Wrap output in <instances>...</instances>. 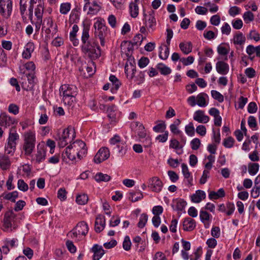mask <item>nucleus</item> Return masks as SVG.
Returning a JSON list of instances; mask_svg holds the SVG:
<instances>
[{"mask_svg": "<svg viewBox=\"0 0 260 260\" xmlns=\"http://www.w3.org/2000/svg\"><path fill=\"white\" fill-rule=\"evenodd\" d=\"M83 30L81 36V50L87 57L92 60L99 58L101 50L98 43L94 39H89L90 25L83 22Z\"/></svg>", "mask_w": 260, "mask_h": 260, "instance_id": "nucleus-1", "label": "nucleus"}, {"mask_svg": "<svg viewBox=\"0 0 260 260\" xmlns=\"http://www.w3.org/2000/svg\"><path fill=\"white\" fill-rule=\"evenodd\" d=\"M86 153V144L78 140L66 148L62 153V156L65 157L66 156L70 160H74L76 158V155L81 159Z\"/></svg>", "mask_w": 260, "mask_h": 260, "instance_id": "nucleus-2", "label": "nucleus"}, {"mask_svg": "<svg viewBox=\"0 0 260 260\" xmlns=\"http://www.w3.org/2000/svg\"><path fill=\"white\" fill-rule=\"evenodd\" d=\"M59 92L60 95L63 96L62 100L64 104L71 106L75 100L78 89L76 86L64 84L60 87Z\"/></svg>", "mask_w": 260, "mask_h": 260, "instance_id": "nucleus-3", "label": "nucleus"}, {"mask_svg": "<svg viewBox=\"0 0 260 260\" xmlns=\"http://www.w3.org/2000/svg\"><path fill=\"white\" fill-rule=\"evenodd\" d=\"M36 138L35 132L28 131L23 135V144L22 150L24 152L25 155H31L36 145Z\"/></svg>", "mask_w": 260, "mask_h": 260, "instance_id": "nucleus-4", "label": "nucleus"}, {"mask_svg": "<svg viewBox=\"0 0 260 260\" xmlns=\"http://www.w3.org/2000/svg\"><path fill=\"white\" fill-rule=\"evenodd\" d=\"M94 36L99 38L101 46H104L105 43V38L107 36L108 27L101 21H96L94 24Z\"/></svg>", "mask_w": 260, "mask_h": 260, "instance_id": "nucleus-5", "label": "nucleus"}, {"mask_svg": "<svg viewBox=\"0 0 260 260\" xmlns=\"http://www.w3.org/2000/svg\"><path fill=\"white\" fill-rule=\"evenodd\" d=\"M36 81V77L34 74L23 72L21 76V81L20 82L24 90L30 91L33 89Z\"/></svg>", "mask_w": 260, "mask_h": 260, "instance_id": "nucleus-6", "label": "nucleus"}, {"mask_svg": "<svg viewBox=\"0 0 260 260\" xmlns=\"http://www.w3.org/2000/svg\"><path fill=\"white\" fill-rule=\"evenodd\" d=\"M13 11L12 0H0V15L5 19H8Z\"/></svg>", "mask_w": 260, "mask_h": 260, "instance_id": "nucleus-7", "label": "nucleus"}, {"mask_svg": "<svg viewBox=\"0 0 260 260\" xmlns=\"http://www.w3.org/2000/svg\"><path fill=\"white\" fill-rule=\"evenodd\" d=\"M88 230V224L85 221L79 222L72 230L73 236H72V237H77L78 235L85 236L87 234Z\"/></svg>", "mask_w": 260, "mask_h": 260, "instance_id": "nucleus-8", "label": "nucleus"}, {"mask_svg": "<svg viewBox=\"0 0 260 260\" xmlns=\"http://www.w3.org/2000/svg\"><path fill=\"white\" fill-rule=\"evenodd\" d=\"M148 14H146L144 12L143 15L145 19V23L148 24V29L153 31L155 29L156 25V21L155 18V12L151 10L148 12ZM147 25V24H146Z\"/></svg>", "mask_w": 260, "mask_h": 260, "instance_id": "nucleus-9", "label": "nucleus"}, {"mask_svg": "<svg viewBox=\"0 0 260 260\" xmlns=\"http://www.w3.org/2000/svg\"><path fill=\"white\" fill-rule=\"evenodd\" d=\"M148 186L153 191L159 192L163 186L162 181L157 177H153L148 180Z\"/></svg>", "mask_w": 260, "mask_h": 260, "instance_id": "nucleus-10", "label": "nucleus"}, {"mask_svg": "<svg viewBox=\"0 0 260 260\" xmlns=\"http://www.w3.org/2000/svg\"><path fill=\"white\" fill-rule=\"evenodd\" d=\"M110 156V151L108 148L102 147L98 151L94 157V161L96 164H100L107 159Z\"/></svg>", "mask_w": 260, "mask_h": 260, "instance_id": "nucleus-11", "label": "nucleus"}, {"mask_svg": "<svg viewBox=\"0 0 260 260\" xmlns=\"http://www.w3.org/2000/svg\"><path fill=\"white\" fill-rule=\"evenodd\" d=\"M72 131L69 127L63 130L61 137L59 138L58 141V146L60 147H64L68 142H70L71 139L70 138V133Z\"/></svg>", "mask_w": 260, "mask_h": 260, "instance_id": "nucleus-12", "label": "nucleus"}, {"mask_svg": "<svg viewBox=\"0 0 260 260\" xmlns=\"http://www.w3.org/2000/svg\"><path fill=\"white\" fill-rule=\"evenodd\" d=\"M15 119L8 115L6 113H2L0 115V125L8 127L15 123Z\"/></svg>", "mask_w": 260, "mask_h": 260, "instance_id": "nucleus-13", "label": "nucleus"}, {"mask_svg": "<svg viewBox=\"0 0 260 260\" xmlns=\"http://www.w3.org/2000/svg\"><path fill=\"white\" fill-rule=\"evenodd\" d=\"M106 225L105 218L104 215H98L95 219L94 229L96 233H100L105 228Z\"/></svg>", "mask_w": 260, "mask_h": 260, "instance_id": "nucleus-14", "label": "nucleus"}, {"mask_svg": "<svg viewBox=\"0 0 260 260\" xmlns=\"http://www.w3.org/2000/svg\"><path fill=\"white\" fill-rule=\"evenodd\" d=\"M16 215L12 211H9L5 213L4 218V226L6 229L11 228L12 222L14 221Z\"/></svg>", "mask_w": 260, "mask_h": 260, "instance_id": "nucleus-15", "label": "nucleus"}, {"mask_svg": "<svg viewBox=\"0 0 260 260\" xmlns=\"http://www.w3.org/2000/svg\"><path fill=\"white\" fill-rule=\"evenodd\" d=\"M110 143L111 145H117V146L119 148L121 145V149L119 150V153H125L126 149V146H124V144L121 143V138L118 135H115L113 137L111 138L110 140Z\"/></svg>", "mask_w": 260, "mask_h": 260, "instance_id": "nucleus-16", "label": "nucleus"}, {"mask_svg": "<svg viewBox=\"0 0 260 260\" xmlns=\"http://www.w3.org/2000/svg\"><path fill=\"white\" fill-rule=\"evenodd\" d=\"M216 70L219 74L225 75L229 71V66L223 61H218L216 63Z\"/></svg>", "mask_w": 260, "mask_h": 260, "instance_id": "nucleus-17", "label": "nucleus"}, {"mask_svg": "<svg viewBox=\"0 0 260 260\" xmlns=\"http://www.w3.org/2000/svg\"><path fill=\"white\" fill-rule=\"evenodd\" d=\"M193 119L199 123H206L209 121V117L205 115L204 111L199 110L194 113Z\"/></svg>", "mask_w": 260, "mask_h": 260, "instance_id": "nucleus-18", "label": "nucleus"}, {"mask_svg": "<svg viewBox=\"0 0 260 260\" xmlns=\"http://www.w3.org/2000/svg\"><path fill=\"white\" fill-rule=\"evenodd\" d=\"M91 250L94 253L93 260H99L105 253V251L102 246L98 244L94 245Z\"/></svg>", "mask_w": 260, "mask_h": 260, "instance_id": "nucleus-19", "label": "nucleus"}, {"mask_svg": "<svg viewBox=\"0 0 260 260\" xmlns=\"http://www.w3.org/2000/svg\"><path fill=\"white\" fill-rule=\"evenodd\" d=\"M196 226L195 220L189 217L185 218L183 222V230L186 231H193Z\"/></svg>", "mask_w": 260, "mask_h": 260, "instance_id": "nucleus-20", "label": "nucleus"}, {"mask_svg": "<svg viewBox=\"0 0 260 260\" xmlns=\"http://www.w3.org/2000/svg\"><path fill=\"white\" fill-rule=\"evenodd\" d=\"M19 138V135L16 133L15 127H12L10 131L7 143L9 144L16 146V141H17Z\"/></svg>", "mask_w": 260, "mask_h": 260, "instance_id": "nucleus-21", "label": "nucleus"}, {"mask_svg": "<svg viewBox=\"0 0 260 260\" xmlns=\"http://www.w3.org/2000/svg\"><path fill=\"white\" fill-rule=\"evenodd\" d=\"M45 157L46 151L45 149L43 147L39 148L38 146L37 153L35 154V157L33 160H35L37 163L40 164L45 160Z\"/></svg>", "mask_w": 260, "mask_h": 260, "instance_id": "nucleus-22", "label": "nucleus"}, {"mask_svg": "<svg viewBox=\"0 0 260 260\" xmlns=\"http://www.w3.org/2000/svg\"><path fill=\"white\" fill-rule=\"evenodd\" d=\"M205 192L203 190H198L196 191V193L193 194L191 196V200L193 203H199L201 202L202 200L205 199Z\"/></svg>", "mask_w": 260, "mask_h": 260, "instance_id": "nucleus-23", "label": "nucleus"}, {"mask_svg": "<svg viewBox=\"0 0 260 260\" xmlns=\"http://www.w3.org/2000/svg\"><path fill=\"white\" fill-rule=\"evenodd\" d=\"M186 202L183 199H176L173 201L172 207L176 210L182 211L184 210Z\"/></svg>", "mask_w": 260, "mask_h": 260, "instance_id": "nucleus-24", "label": "nucleus"}, {"mask_svg": "<svg viewBox=\"0 0 260 260\" xmlns=\"http://www.w3.org/2000/svg\"><path fill=\"white\" fill-rule=\"evenodd\" d=\"M35 46L33 43L29 42L25 45V49L22 53L24 58L28 59L31 57V53L34 51Z\"/></svg>", "mask_w": 260, "mask_h": 260, "instance_id": "nucleus-25", "label": "nucleus"}, {"mask_svg": "<svg viewBox=\"0 0 260 260\" xmlns=\"http://www.w3.org/2000/svg\"><path fill=\"white\" fill-rule=\"evenodd\" d=\"M179 48L184 54H188L192 51V45L190 42L186 43L181 42L179 44Z\"/></svg>", "mask_w": 260, "mask_h": 260, "instance_id": "nucleus-26", "label": "nucleus"}, {"mask_svg": "<svg viewBox=\"0 0 260 260\" xmlns=\"http://www.w3.org/2000/svg\"><path fill=\"white\" fill-rule=\"evenodd\" d=\"M109 80L113 83V87L111 88L112 92L115 93L119 89L121 83L117 78L113 75H111L109 77Z\"/></svg>", "mask_w": 260, "mask_h": 260, "instance_id": "nucleus-27", "label": "nucleus"}, {"mask_svg": "<svg viewBox=\"0 0 260 260\" xmlns=\"http://www.w3.org/2000/svg\"><path fill=\"white\" fill-rule=\"evenodd\" d=\"M1 197H3L4 199L10 200L13 203L16 202V199L18 197V192L17 191H14L12 192L3 193Z\"/></svg>", "mask_w": 260, "mask_h": 260, "instance_id": "nucleus-28", "label": "nucleus"}, {"mask_svg": "<svg viewBox=\"0 0 260 260\" xmlns=\"http://www.w3.org/2000/svg\"><path fill=\"white\" fill-rule=\"evenodd\" d=\"M156 68L159 71L161 75L166 76L171 73V69L162 63H159L156 66Z\"/></svg>", "mask_w": 260, "mask_h": 260, "instance_id": "nucleus-29", "label": "nucleus"}, {"mask_svg": "<svg viewBox=\"0 0 260 260\" xmlns=\"http://www.w3.org/2000/svg\"><path fill=\"white\" fill-rule=\"evenodd\" d=\"M233 40L235 44L242 45L245 43L246 39L242 32H239L234 36Z\"/></svg>", "mask_w": 260, "mask_h": 260, "instance_id": "nucleus-30", "label": "nucleus"}, {"mask_svg": "<svg viewBox=\"0 0 260 260\" xmlns=\"http://www.w3.org/2000/svg\"><path fill=\"white\" fill-rule=\"evenodd\" d=\"M95 180L98 182H100L102 181L104 182H108L110 180L111 177L106 174H103L102 173H98L94 176Z\"/></svg>", "mask_w": 260, "mask_h": 260, "instance_id": "nucleus-31", "label": "nucleus"}, {"mask_svg": "<svg viewBox=\"0 0 260 260\" xmlns=\"http://www.w3.org/2000/svg\"><path fill=\"white\" fill-rule=\"evenodd\" d=\"M139 123L137 122V126H138L137 129V134L139 137V139H142L144 137L148 136L147 133L146 129L142 124H140L138 125Z\"/></svg>", "mask_w": 260, "mask_h": 260, "instance_id": "nucleus-32", "label": "nucleus"}, {"mask_svg": "<svg viewBox=\"0 0 260 260\" xmlns=\"http://www.w3.org/2000/svg\"><path fill=\"white\" fill-rule=\"evenodd\" d=\"M165 51L164 52H162L163 50V47L162 46H160L159 47V57L160 58L163 60H166L168 58L169 54V46H165Z\"/></svg>", "mask_w": 260, "mask_h": 260, "instance_id": "nucleus-33", "label": "nucleus"}, {"mask_svg": "<svg viewBox=\"0 0 260 260\" xmlns=\"http://www.w3.org/2000/svg\"><path fill=\"white\" fill-rule=\"evenodd\" d=\"M129 10L131 16L133 18H136L139 14V7L137 4L130 3Z\"/></svg>", "mask_w": 260, "mask_h": 260, "instance_id": "nucleus-34", "label": "nucleus"}, {"mask_svg": "<svg viewBox=\"0 0 260 260\" xmlns=\"http://www.w3.org/2000/svg\"><path fill=\"white\" fill-rule=\"evenodd\" d=\"M204 96H207L205 93H201L197 95V104L200 107H205L207 105L206 99Z\"/></svg>", "mask_w": 260, "mask_h": 260, "instance_id": "nucleus-35", "label": "nucleus"}, {"mask_svg": "<svg viewBox=\"0 0 260 260\" xmlns=\"http://www.w3.org/2000/svg\"><path fill=\"white\" fill-rule=\"evenodd\" d=\"M88 201V197L86 194H79L77 196L76 201L79 205H85Z\"/></svg>", "mask_w": 260, "mask_h": 260, "instance_id": "nucleus-36", "label": "nucleus"}, {"mask_svg": "<svg viewBox=\"0 0 260 260\" xmlns=\"http://www.w3.org/2000/svg\"><path fill=\"white\" fill-rule=\"evenodd\" d=\"M210 216L211 215L209 213L203 210H201L200 212V217L201 220L203 223L205 224V226L206 228H207L208 226H206L205 221L209 220Z\"/></svg>", "mask_w": 260, "mask_h": 260, "instance_id": "nucleus-37", "label": "nucleus"}, {"mask_svg": "<svg viewBox=\"0 0 260 260\" xmlns=\"http://www.w3.org/2000/svg\"><path fill=\"white\" fill-rule=\"evenodd\" d=\"M259 165L257 163H250L248 165V172L251 175H255L259 170Z\"/></svg>", "mask_w": 260, "mask_h": 260, "instance_id": "nucleus-38", "label": "nucleus"}, {"mask_svg": "<svg viewBox=\"0 0 260 260\" xmlns=\"http://www.w3.org/2000/svg\"><path fill=\"white\" fill-rule=\"evenodd\" d=\"M44 9V7L41 4H39L37 6V8L35 10V15L37 19H42Z\"/></svg>", "mask_w": 260, "mask_h": 260, "instance_id": "nucleus-39", "label": "nucleus"}, {"mask_svg": "<svg viewBox=\"0 0 260 260\" xmlns=\"http://www.w3.org/2000/svg\"><path fill=\"white\" fill-rule=\"evenodd\" d=\"M130 196L129 198L133 202H137L143 198V194L141 191L131 192Z\"/></svg>", "mask_w": 260, "mask_h": 260, "instance_id": "nucleus-40", "label": "nucleus"}, {"mask_svg": "<svg viewBox=\"0 0 260 260\" xmlns=\"http://www.w3.org/2000/svg\"><path fill=\"white\" fill-rule=\"evenodd\" d=\"M24 67L27 72H24L27 73H33L35 75L36 66L32 61H29L24 64Z\"/></svg>", "mask_w": 260, "mask_h": 260, "instance_id": "nucleus-41", "label": "nucleus"}, {"mask_svg": "<svg viewBox=\"0 0 260 260\" xmlns=\"http://www.w3.org/2000/svg\"><path fill=\"white\" fill-rule=\"evenodd\" d=\"M148 220V215L146 213H143L141 215L139 221L138 223V226L139 228H143L146 225Z\"/></svg>", "mask_w": 260, "mask_h": 260, "instance_id": "nucleus-42", "label": "nucleus"}, {"mask_svg": "<svg viewBox=\"0 0 260 260\" xmlns=\"http://www.w3.org/2000/svg\"><path fill=\"white\" fill-rule=\"evenodd\" d=\"M211 93L213 99L218 101L219 103L223 102L224 97L219 92L213 90L211 91Z\"/></svg>", "mask_w": 260, "mask_h": 260, "instance_id": "nucleus-43", "label": "nucleus"}, {"mask_svg": "<svg viewBox=\"0 0 260 260\" xmlns=\"http://www.w3.org/2000/svg\"><path fill=\"white\" fill-rule=\"evenodd\" d=\"M185 131L189 136H193L194 135V128L193 123L190 122L185 127Z\"/></svg>", "mask_w": 260, "mask_h": 260, "instance_id": "nucleus-44", "label": "nucleus"}, {"mask_svg": "<svg viewBox=\"0 0 260 260\" xmlns=\"http://www.w3.org/2000/svg\"><path fill=\"white\" fill-rule=\"evenodd\" d=\"M183 147V145H180L179 142L175 139H173L170 141V148L176 150L182 149Z\"/></svg>", "mask_w": 260, "mask_h": 260, "instance_id": "nucleus-45", "label": "nucleus"}, {"mask_svg": "<svg viewBox=\"0 0 260 260\" xmlns=\"http://www.w3.org/2000/svg\"><path fill=\"white\" fill-rule=\"evenodd\" d=\"M71 9V4L66 3L61 4L60 7V12L62 14H67Z\"/></svg>", "mask_w": 260, "mask_h": 260, "instance_id": "nucleus-46", "label": "nucleus"}, {"mask_svg": "<svg viewBox=\"0 0 260 260\" xmlns=\"http://www.w3.org/2000/svg\"><path fill=\"white\" fill-rule=\"evenodd\" d=\"M235 143V140L232 137H229L228 138L225 139L223 142V146L226 148H232Z\"/></svg>", "mask_w": 260, "mask_h": 260, "instance_id": "nucleus-47", "label": "nucleus"}, {"mask_svg": "<svg viewBox=\"0 0 260 260\" xmlns=\"http://www.w3.org/2000/svg\"><path fill=\"white\" fill-rule=\"evenodd\" d=\"M131 244L132 243L129 237L128 236H126L124 237L122 244L123 249L126 251L129 250L131 248Z\"/></svg>", "mask_w": 260, "mask_h": 260, "instance_id": "nucleus-48", "label": "nucleus"}, {"mask_svg": "<svg viewBox=\"0 0 260 260\" xmlns=\"http://www.w3.org/2000/svg\"><path fill=\"white\" fill-rule=\"evenodd\" d=\"M243 19L246 23H248L250 21H252L254 20V15L250 11H247L243 14Z\"/></svg>", "mask_w": 260, "mask_h": 260, "instance_id": "nucleus-49", "label": "nucleus"}, {"mask_svg": "<svg viewBox=\"0 0 260 260\" xmlns=\"http://www.w3.org/2000/svg\"><path fill=\"white\" fill-rule=\"evenodd\" d=\"M16 146L13 145L7 144L5 145V153L7 154L13 155L16 150Z\"/></svg>", "mask_w": 260, "mask_h": 260, "instance_id": "nucleus-50", "label": "nucleus"}, {"mask_svg": "<svg viewBox=\"0 0 260 260\" xmlns=\"http://www.w3.org/2000/svg\"><path fill=\"white\" fill-rule=\"evenodd\" d=\"M149 62L148 57L143 56L138 61V66L140 68H144L146 67Z\"/></svg>", "mask_w": 260, "mask_h": 260, "instance_id": "nucleus-51", "label": "nucleus"}, {"mask_svg": "<svg viewBox=\"0 0 260 260\" xmlns=\"http://www.w3.org/2000/svg\"><path fill=\"white\" fill-rule=\"evenodd\" d=\"M166 128V125L164 121H161V123L157 124L153 127V130L157 133L163 132Z\"/></svg>", "mask_w": 260, "mask_h": 260, "instance_id": "nucleus-52", "label": "nucleus"}, {"mask_svg": "<svg viewBox=\"0 0 260 260\" xmlns=\"http://www.w3.org/2000/svg\"><path fill=\"white\" fill-rule=\"evenodd\" d=\"M194 57L192 56H189L187 58L182 57L180 59V61L182 62L184 66H188L192 64L194 61Z\"/></svg>", "mask_w": 260, "mask_h": 260, "instance_id": "nucleus-53", "label": "nucleus"}, {"mask_svg": "<svg viewBox=\"0 0 260 260\" xmlns=\"http://www.w3.org/2000/svg\"><path fill=\"white\" fill-rule=\"evenodd\" d=\"M18 188L19 190L26 191L28 190V185L22 179H19L17 183Z\"/></svg>", "mask_w": 260, "mask_h": 260, "instance_id": "nucleus-54", "label": "nucleus"}, {"mask_svg": "<svg viewBox=\"0 0 260 260\" xmlns=\"http://www.w3.org/2000/svg\"><path fill=\"white\" fill-rule=\"evenodd\" d=\"M143 36L141 34L136 35L133 39L132 44L133 45H140L143 41Z\"/></svg>", "mask_w": 260, "mask_h": 260, "instance_id": "nucleus-55", "label": "nucleus"}, {"mask_svg": "<svg viewBox=\"0 0 260 260\" xmlns=\"http://www.w3.org/2000/svg\"><path fill=\"white\" fill-rule=\"evenodd\" d=\"M139 140L140 141H141L143 143V145L144 147H149L151 146V138L149 135L146 136V137H144L142 139Z\"/></svg>", "mask_w": 260, "mask_h": 260, "instance_id": "nucleus-56", "label": "nucleus"}, {"mask_svg": "<svg viewBox=\"0 0 260 260\" xmlns=\"http://www.w3.org/2000/svg\"><path fill=\"white\" fill-rule=\"evenodd\" d=\"M191 147L192 150H197L201 145V141L198 138H194L190 142Z\"/></svg>", "mask_w": 260, "mask_h": 260, "instance_id": "nucleus-57", "label": "nucleus"}, {"mask_svg": "<svg viewBox=\"0 0 260 260\" xmlns=\"http://www.w3.org/2000/svg\"><path fill=\"white\" fill-rule=\"evenodd\" d=\"M67 191L66 189L63 188H60L57 192V197L61 201H64L67 198Z\"/></svg>", "mask_w": 260, "mask_h": 260, "instance_id": "nucleus-58", "label": "nucleus"}, {"mask_svg": "<svg viewBox=\"0 0 260 260\" xmlns=\"http://www.w3.org/2000/svg\"><path fill=\"white\" fill-rule=\"evenodd\" d=\"M120 222V219L119 216H113L110 221V226L114 227L118 225Z\"/></svg>", "mask_w": 260, "mask_h": 260, "instance_id": "nucleus-59", "label": "nucleus"}, {"mask_svg": "<svg viewBox=\"0 0 260 260\" xmlns=\"http://www.w3.org/2000/svg\"><path fill=\"white\" fill-rule=\"evenodd\" d=\"M240 9L237 6H233L230 8L229 10V14L231 16L234 17L239 14L240 12Z\"/></svg>", "mask_w": 260, "mask_h": 260, "instance_id": "nucleus-60", "label": "nucleus"}, {"mask_svg": "<svg viewBox=\"0 0 260 260\" xmlns=\"http://www.w3.org/2000/svg\"><path fill=\"white\" fill-rule=\"evenodd\" d=\"M19 109L18 106L14 104H11L8 107V111L14 115L19 113Z\"/></svg>", "mask_w": 260, "mask_h": 260, "instance_id": "nucleus-61", "label": "nucleus"}, {"mask_svg": "<svg viewBox=\"0 0 260 260\" xmlns=\"http://www.w3.org/2000/svg\"><path fill=\"white\" fill-rule=\"evenodd\" d=\"M257 107L255 102H250L247 107V111L249 113H254L257 111Z\"/></svg>", "mask_w": 260, "mask_h": 260, "instance_id": "nucleus-62", "label": "nucleus"}, {"mask_svg": "<svg viewBox=\"0 0 260 260\" xmlns=\"http://www.w3.org/2000/svg\"><path fill=\"white\" fill-rule=\"evenodd\" d=\"M108 21L111 27L115 28L116 27V18L114 15L111 14L109 16Z\"/></svg>", "mask_w": 260, "mask_h": 260, "instance_id": "nucleus-63", "label": "nucleus"}, {"mask_svg": "<svg viewBox=\"0 0 260 260\" xmlns=\"http://www.w3.org/2000/svg\"><path fill=\"white\" fill-rule=\"evenodd\" d=\"M26 203L25 201L23 200H19L16 202L15 206L14 207V210L16 212L22 210L23 207L25 206Z\"/></svg>", "mask_w": 260, "mask_h": 260, "instance_id": "nucleus-64", "label": "nucleus"}]
</instances>
